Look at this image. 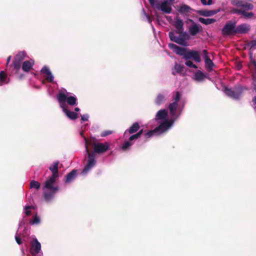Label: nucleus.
Returning <instances> with one entry per match:
<instances>
[{
	"label": "nucleus",
	"instance_id": "f257e3e1",
	"mask_svg": "<svg viewBox=\"0 0 256 256\" xmlns=\"http://www.w3.org/2000/svg\"><path fill=\"white\" fill-rule=\"evenodd\" d=\"M58 164L59 162H55L49 167V170L52 172V174L45 182L44 186V188L48 190L44 193V200L46 202L50 200L59 190L58 186H54L56 178L58 177Z\"/></svg>",
	"mask_w": 256,
	"mask_h": 256
},
{
	"label": "nucleus",
	"instance_id": "f03ea898",
	"mask_svg": "<svg viewBox=\"0 0 256 256\" xmlns=\"http://www.w3.org/2000/svg\"><path fill=\"white\" fill-rule=\"evenodd\" d=\"M148 1L150 5L157 10H160L166 14H168L172 12V5L174 0H163L161 4H156V2H157L156 0H148Z\"/></svg>",
	"mask_w": 256,
	"mask_h": 256
},
{
	"label": "nucleus",
	"instance_id": "7ed1b4c3",
	"mask_svg": "<svg viewBox=\"0 0 256 256\" xmlns=\"http://www.w3.org/2000/svg\"><path fill=\"white\" fill-rule=\"evenodd\" d=\"M57 100L61 108H65L64 105L66 102L71 106L77 104V98L74 96H67L64 91L60 90L57 95Z\"/></svg>",
	"mask_w": 256,
	"mask_h": 256
},
{
	"label": "nucleus",
	"instance_id": "20e7f679",
	"mask_svg": "<svg viewBox=\"0 0 256 256\" xmlns=\"http://www.w3.org/2000/svg\"><path fill=\"white\" fill-rule=\"evenodd\" d=\"M247 90L246 88L238 85L235 86L233 88H225L224 92L227 96L233 99L238 100L240 98L243 91Z\"/></svg>",
	"mask_w": 256,
	"mask_h": 256
},
{
	"label": "nucleus",
	"instance_id": "39448f33",
	"mask_svg": "<svg viewBox=\"0 0 256 256\" xmlns=\"http://www.w3.org/2000/svg\"><path fill=\"white\" fill-rule=\"evenodd\" d=\"M170 126V123L168 120H166L162 122L158 126L156 127L154 130H148L144 133V136L146 138H150L154 134H160L167 130L168 128Z\"/></svg>",
	"mask_w": 256,
	"mask_h": 256
},
{
	"label": "nucleus",
	"instance_id": "423d86ee",
	"mask_svg": "<svg viewBox=\"0 0 256 256\" xmlns=\"http://www.w3.org/2000/svg\"><path fill=\"white\" fill-rule=\"evenodd\" d=\"M236 22L228 21L222 30V34L224 36L236 35Z\"/></svg>",
	"mask_w": 256,
	"mask_h": 256
},
{
	"label": "nucleus",
	"instance_id": "0eeeda50",
	"mask_svg": "<svg viewBox=\"0 0 256 256\" xmlns=\"http://www.w3.org/2000/svg\"><path fill=\"white\" fill-rule=\"evenodd\" d=\"M41 244L36 238H33L30 242V253L32 256H42L40 252Z\"/></svg>",
	"mask_w": 256,
	"mask_h": 256
},
{
	"label": "nucleus",
	"instance_id": "6e6552de",
	"mask_svg": "<svg viewBox=\"0 0 256 256\" xmlns=\"http://www.w3.org/2000/svg\"><path fill=\"white\" fill-rule=\"evenodd\" d=\"M86 153L88 156V164L83 170V172L86 173L94 167L96 163V160H95V154L94 152H90V150L88 148H86Z\"/></svg>",
	"mask_w": 256,
	"mask_h": 256
},
{
	"label": "nucleus",
	"instance_id": "1a4fd4ad",
	"mask_svg": "<svg viewBox=\"0 0 256 256\" xmlns=\"http://www.w3.org/2000/svg\"><path fill=\"white\" fill-rule=\"evenodd\" d=\"M26 56V53L24 51L18 52L14 56L12 65L16 70H18L21 67V62Z\"/></svg>",
	"mask_w": 256,
	"mask_h": 256
},
{
	"label": "nucleus",
	"instance_id": "9d476101",
	"mask_svg": "<svg viewBox=\"0 0 256 256\" xmlns=\"http://www.w3.org/2000/svg\"><path fill=\"white\" fill-rule=\"evenodd\" d=\"M110 145L108 142L100 143L98 142L94 144V151L92 152L95 154H102L110 149Z\"/></svg>",
	"mask_w": 256,
	"mask_h": 256
},
{
	"label": "nucleus",
	"instance_id": "9b49d317",
	"mask_svg": "<svg viewBox=\"0 0 256 256\" xmlns=\"http://www.w3.org/2000/svg\"><path fill=\"white\" fill-rule=\"evenodd\" d=\"M168 48L172 50L176 54L182 56L183 58L186 59V56L187 54L188 49L178 46L174 44H169Z\"/></svg>",
	"mask_w": 256,
	"mask_h": 256
},
{
	"label": "nucleus",
	"instance_id": "f8f14e48",
	"mask_svg": "<svg viewBox=\"0 0 256 256\" xmlns=\"http://www.w3.org/2000/svg\"><path fill=\"white\" fill-rule=\"evenodd\" d=\"M232 4L236 5V6L241 8L242 10H252L254 8L253 5L249 2H245L240 0H234Z\"/></svg>",
	"mask_w": 256,
	"mask_h": 256
},
{
	"label": "nucleus",
	"instance_id": "ddd939ff",
	"mask_svg": "<svg viewBox=\"0 0 256 256\" xmlns=\"http://www.w3.org/2000/svg\"><path fill=\"white\" fill-rule=\"evenodd\" d=\"M189 59H192L197 62H200L201 61L200 52L198 51L194 50H188L186 55V60Z\"/></svg>",
	"mask_w": 256,
	"mask_h": 256
},
{
	"label": "nucleus",
	"instance_id": "4468645a",
	"mask_svg": "<svg viewBox=\"0 0 256 256\" xmlns=\"http://www.w3.org/2000/svg\"><path fill=\"white\" fill-rule=\"evenodd\" d=\"M250 30V25L246 24H242L236 27V34H244L248 32Z\"/></svg>",
	"mask_w": 256,
	"mask_h": 256
},
{
	"label": "nucleus",
	"instance_id": "2eb2a0df",
	"mask_svg": "<svg viewBox=\"0 0 256 256\" xmlns=\"http://www.w3.org/2000/svg\"><path fill=\"white\" fill-rule=\"evenodd\" d=\"M168 36H169L170 40L172 41L175 42L176 44H178L182 45V46H186V42L184 39L182 38L178 37V36H176L174 32H168Z\"/></svg>",
	"mask_w": 256,
	"mask_h": 256
},
{
	"label": "nucleus",
	"instance_id": "dca6fc26",
	"mask_svg": "<svg viewBox=\"0 0 256 256\" xmlns=\"http://www.w3.org/2000/svg\"><path fill=\"white\" fill-rule=\"evenodd\" d=\"M203 53L204 54V59L206 63V67L209 72H211L212 70V67L214 64L208 56L207 51L206 50H204Z\"/></svg>",
	"mask_w": 256,
	"mask_h": 256
},
{
	"label": "nucleus",
	"instance_id": "f3484780",
	"mask_svg": "<svg viewBox=\"0 0 256 256\" xmlns=\"http://www.w3.org/2000/svg\"><path fill=\"white\" fill-rule=\"evenodd\" d=\"M140 128V124L137 122H134L125 131L124 135H126L128 132V134H133L138 132Z\"/></svg>",
	"mask_w": 256,
	"mask_h": 256
},
{
	"label": "nucleus",
	"instance_id": "a211bd4d",
	"mask_svg": "<svg viewBox=\"0 0 256 256\" xmlns=\"http://www.w3.org/2000/svg\"><path fill=\"white\" fill-rule=\"evenodd\" d=\"M219 12V10H200L198 13L202 16H212Z\"/></svg>",
	"mask_w": 256,
	"mask_h": 256
},
{
	"label": "nucleus",
	"instance_id": "6ab92c4d",
	"mask_svg": "<svg viewBox=\"0 0 256 256\" xmlns=\"http://www.w3.org/2000/svg\"><path fill=\"white\" fill-rule=\"evenodd\" d=\"M66 115L70 120H76L78 118V114L74 112L68 110L66 108H62Z\"/></svg>",
	"mask_w": 256,
	"mask_h": 256
},
{
	"label": "nucleus",
	"instance_id": "aec40b11",
	"mask_svg": "<svg viewBox=\"0 0 256 256\" xmlns=\"http://www.w3.org/2000/svg\"><path fill=\"white\" fill-rule=\"evenodd\" d=\"M76 172L77 170H72L70 172L68 173L66 176V183H69L71 182L72 180L75 179L76 176Z\"/></svg>",
	"mask_w": 256,
	"mask_h": 256
},
{
	"label": "nucleus",
	"instance_id": "412c9836",
	"mask_svg": "<svg viewBox=\"0 0 256 256\" xmlns=\"http://www.w3.org/2000/svg\"><path fill=\"white\" fill-rule=\"evenodd\" d=\"M200 31L199 25L194 24L192 25L189 28V32L190 34L192 36H196Z\"/></svg>",
	"mask_w": 256,
	"mask_h": 256
},
{
	"label": "nucleus",
	"instance_id": "4be33fe9",
	"mask_svg": "<svg viewBox=\"0 0 256 256\" xmlns=\"http://www.w3.org/2000/svg\"><path fill=\"white\" fill-rule=\"evenodd\" d=\"M33 64H34L33 62H32L30 61H28V60H26V61L24 62L22 64V70L24 72H28L32 68Z\"/></svg>",
	"mask_w": 256,
	"mask_h": 256
},
{
	"label": "nucleus",
	"instance_id": "5701e85b",
	"mask_svg": "<svg viewBox=\"0 0 256 256\" xmlns=\"http://www.w3.org/2000/svg\"><path fill=\"white\" fill-rule=\"evenodd\" d=\"M198 21L203 24L208 25L215 22H216V20L213 18H199Z\"/></svg>",
	"mask_w": 256,
	"mask_h": 256
},
{
	"label": "nucleus",
	"instance_id": "b1692460",
	"mask_svg": "<svg viewBox=\"0 0 256 256\" xmlns=\"http://www.w3.org/2000/svg\"><path fill=\"white\" fill-rule=\"evenodd\" d=\"M168 112L166 110H161L158 111L156 114V118L158 120H164L166 118Z\"/></svg>",
	"mask_w": 256,
	"mask_h": 256
},
{
	"label": "nucleus",
	"instance_id": "393cba45",
	"mask_svg": "<svg viewBox=\"0 0 256 256\" xmlns=\"http://www.w3.org/2000/svg\"><path fill=\"white\" fill-rule=\"evenodd\" d=\"M194 77L195 80L196 81L200 82L203 80L204 79V78H206V76L204 74V72H202L200 70H198L195 73Z\"/></svg>",
	"mask_w": 256,
	"mask_h": 256
},
{
	"label": "nucleus",
	"instance_id": "a878e982",
	"mask_svg": "<svg viewBox=\"0 0 256 256\" xmlns=\"http://www.w3.org/2000/svg\"><path fill=\"white\" fill-rule=\"evenodd\" d=\"M8 79L7 74L4 71L0 72V86H2L4 83H8L6 81Z\"/></svg>",
	"mask_w": 256,
	"mask_h": 256
},
{
	"label": "nucleus",
	"instance_id": "bb28decb",
	"mask_svg": "<svg viewBox=\"0 0 256 256\" xmlns=\"http://www.w3.org/2000/svg\"><path fill=\"white\" fill-rule=\"evenodd\" d=\"M178 108V103L172 102L169 104L168 108L170 110V114L172 116H174L176 113V110Z\"/></svg>",
	"mask_w": 256,
	"mask_h": 256
},
{
	"label": "nucleus",
	"instance_id": "cd10ccee",
	"mask_svg": "<svg viewBox=\"0 0 256 256\" xmlns=\"http://www.w3.org/2000/svg\"><path fill=\"white\" fill-rule=\"evenodd\" d=\"M85 142H86V149L88 148V146H92L94 148V144H96V143L95 142V139L94 138H91L90 139H87L85 138Z\"/></svg>",
	"mask_w": 256,
	"mask_h": 256
},
{
	"label": "nucleus",
	"instance_id": "c85d7f7f",
	"mask_svg": "<svg viewBox=\"0 0 256 256\" xmlns=\"http://www.w3.org/2000/svg\"><path fill=\"white\" fill-rule=\"evenodd\" d=\"M134 144V142L130 140H127L124 142L121 148L124 151L128 150L130 147Z\"/></svg>",
	"mask_w": 256,
	"mask_h": 256
},
{
	"label": "nucleus",
	"instance_id": "c756f323",
	"mask_svg": "<svg viewBox=\"0 0 256 256\" xmlns=\"http://www.w3.org/2000/svg\"><path fill=\"white\" fill-rule=\"evenodd\" d=\"M191 8L189 6L183 4L180 7L178 12L182 14H185L189 12Z\"/></svg>",
	"mask_w": 256,
	"mask_h": 256
},
{
	"label": "nucleus",
	"instance_id": "7c9ffc66",
	"mask_svg": "<svg viewBox=\"0 0 256 256\" xmlns=\"http://www.w3.org/2000/svg\"><path fill=\"white\" fill-rule=\"evenodd\" d=\"M164 95L160 94H158L156 100H155V102L158 105L161 104L162 102H164Z\"/></svg>",
	"mask_w": 256,
	"mask_h": 256
},
{
	"label": "nucleus",
	"instance_id": "2f4dec72",
	"mask_svg": "<svg viewBox=\"0 0 256 256\" xmlns=\"http://www.w3.org/2000/svg\"><path fill=\"white\" fill-rule=\"evenodd\" d=\"M174 26L176 29H183L184 22L182 20L176 19Z\"/></svg>",
	"mask_w": 256,
	"mask_h": 256
},
{
	"label": "nucleus",
	"instance_id": "473e14b6",
	"mask_svg": "<svg viewBox=\"0 0 256 256\" xmlns=\"http://www.w3.org/2000/svg\"><path fill=\"white\" fill-rule=\"evenodd\" d=\"M244 18H250L254 16V14L252 12H247L245 10H242V14Z\"/></svg>",
	"mask_w": 256,
	"mask_h": 256
},
{
	"label": "nucleus",
	"instance_id": "72a5a7b5",
	"mask_svg": "<svg viewBox=\"0 0 256 256\" xmlns=\"http://www.w3.org/2000/svg\"><path fill=\"white\" fill-rule=\"evenodd\" d=\"M40 183L37 181L34 180H32L30 182V188H34L36 190H38L40 188Z\"/></svg>",
	"mask_w": 256,
	"mask_h": 256
},
{
	"label": "nucleus",
	"instance_id": "f704fd0d",
	"mask_svg": "<svg viewBox=\"0 0 256 256\" xmlns=\"http://www.w3.org/2000/svg\"><path fill=\"white\" fill-rule=\"evenodd\" d=\"M40 222V218L36 215L33 217V220L30 222V224H39Z\"/></svg>",
	"mask_w": 256,
	"mask_h": 256
},
{
	"label": "nucleus",
	"instance_id": "c9c22d12",
	"mask_svg": "<svg viewBox=\"0 0 256 256\" xmlns=\"http://www.w3.org/2000/svg\"><path fill=\"white\" fill-rule=\"evenodd\" d=\"M248 46L250 47V50H254L256 49V40H254L248 44Z\"/></svg>",
	"mask_w": 256,
	"mask_h": 256
},
{
	"label": "nucleus",
	"instance_id": "e433bc0d",
	"mask_svg": "<svg viewBox=\"0 0 256 256\" xmlns=\"http://www.w3.org/2000/svg\"><path fill=\"white\" fill-rule=\"evenodd\" d=\"M180 98V92H176L174 95L172 96V100H174V102L178 103Z\"/></svg>",
	"mask_w": 256,
	"mask_h": 256
},
{
	"label": "nucleus",
	"instance_id": "4c0bfd02",
	"mask_svg": "<svg viewBox=\"0 0 256 256\" xmlns=\"http://www.w3.org/2000/svg\"><path fill=\"white\" fill-rule=\"evenodd\" d=\"M184 66L180 64H176L174 65V70L178 73L182 72L184 70Z\"/></svg>",
	"mask_w": 256,
	"mask_h": 256
},
{
	"label": "nucleus",
	"instance_id": "58836bf2",
	"mask_svg": "<svg viewBox=\"0 0 256 256\" xmlns=\"http://www.w3.org/2000/svg\"><path fill=\"white\" fill-rule=\"evenodd\" d=\"M185 64L186 66L190 68H197L198 66L194 64L192 61L190 60H187Z\"/></svg>",
	"mask_w": 256,
	"mask_h": 256
},
{
	"label": "nucleus",
	"instance_id": "ea45409f",
	"mask_svg": "<svg viewBox=\"0 0 256 256\" xmlns=\"http://www.w3.org/2000/svg\"><path fill=\"white\" fill-rule=\"evenodd\" d=\"M41 72L46 75H48V74H50V71L48 67L44 66L41 70Z\"/></svg>",
	"mask_w": 256,
	"mask_h": 256
},
{
	"label": "nucleus",
	"instance_id": "a19ab883",
	"mask_svg": "<svg viewBox=\"0 0 256 256\" xmlns=\"http://www.w3.org/2000/svg\"><path fill=\"white\" fill-rule=\"evenodd\" d=\"M46 80L50 82H53L54 80V76L51 72H50V74H48L46 75Z\"/></svg>",
	"mask_w": 256,
	"mask_h": 256
},
{
	"label": "nucleus",
	"instance_id": "79ce46f5",
	"mask_svg": "<svg viewBox=\"0 0 256 256\" xmlns=\"http://www.w3.org/2000/svg\"><path fill=\"white\" fill-rule=\"evenodd\" d=\"M242 11V10L241 9L233 8L231 10L230 12L233 14H241Z\"/></svg>",
	"mask_w": 256,
	"mask_h": 256
},
{
	"label": "nucleus",
	"instance_id": "37998d69",
	"mask_svg": "<svg viewBox=\"0 0 256 256\" xmlns=\"http://www.w3.org/2000/svg\"><path fill=\"white\" fill-rule=\"evenodd\" d=\"M112 133V130H105V131H104V132H102L100 136L102 137H104V136H108L110 134H111Z\"/></svg>",
	"mask_w": 256,
	"mask_h": 256
},
{
	"label": "nucleus",
	"instance_id": "c03bdc74",
	"mask_svg": "<svg viewBox=\"0 0 256 256\" xmlns=\"http://www.w3.org/2000/svg\"><path fill=\"white\" fill-rule=\"evenodd\" d=\"M33 208L32 206H26L24 209L26 210L25 214L26 216H30L31 214V211L29 210Z\"/></svg>",
	"mask_w": 256,
	"mask_h": 256
},
{
	"label": "nucleus",
	"instance_id": "a18cd8bd",
	"mask_svg": "<svg viewBox=\"0 0 256 256\" xmlns=\"http://www.w3.org/2000/svg\"><path fill=\"white\" fill-rule=\"evenodd\" d=\"M140 136H138V134H134L132 135L130 138H128V140L133 142L134 140H137L138 138Z\"/></svg>",
	"mask_w": 256,
	"mask_h": 256
},
{
	"label": "nucleus",
	"instance_id": "49530a36",
	"mask_svg": "<svg viewBox=\"0 0 256 256\" xmlns=\"http://www.w3.org/2000/svg\"><path fill=\"white\" fill-rule=\"evenodd\" d=\"M88 114H84L81 116V120L83 122H86L88 120Z\"/></svg>",
	"mask_w": 256,
	"mask_h": 256
},
{
	"label": "nucleus",
	"instance_id": "de8ad7c7",
	"mask_svg": "<svg viewBox=\"0 0 256 256\" xmlns=\"http://www.w3.org/2000/svg\"><path fill=\"white\" fill-rule=\"evenodd\" d=\"M15 239H16V242L18 244H22V240H21V238L18 236H16Z\"/></svg>",
	"mask_w": 256,
	"mask_h": 256
},
{
	"label": "nucleus",
	"instance_id": "09e8293b",
	"mask_svg": "<svg viewBox=\"0 0 256 256\" xmlns=\"http://www.w3.org/2000/svg\"><path fill=\"white\" fill-rule=\"evenodd\" d=\"M178 30L176 31V32L180 35H184L185 32H184V28L183 29H177Z\"/></svg>",
	"mask_w": 256,
	"mask_h": 256
},
{
	"label": "nucleus",
	"instance_id": "8fccbe9b",
	"mask_svg": "<svg viewBox=\"0 0 256 256\" xmlns=\"http://www.w3.org/2000/svg\"><path fill=\"white\" fill-rule=\"evenodd\" d=\"M144 133V130L143 129L140 130H139L136 134H138V136H140Z\"/></svg>",
	"mask_w": 256,
	"mask_h": 256
},
{
	"label": "nucleus",
	"instance_id": "3c124183",
	"mask_svg": "<svg viewBox=\"0 0 256 256\" xmlns=\"http://www.w3.org/2000/svg\"><path fill=\"white\" fill-rule=\"evenodd\" d=\"M201 2L203 5H208L206 0H201Z\"/></svg>",
	"mask_w": 256,
	"mask_h": 256
},
{
	"label": "nucleus",
	"instance_id": "603ef678",
	"mask_svg": "<svg viewBox=\"0 0 256 256\" xmlns=\"http://www.w3.org/2000/svg\"><path fill=\"white\" fill-rule=\"evenodd\" d=\"M11 59V56H9L6 60V66L8 65V64L10 63Z\"/></svg>",
	"mask_w": 256,
	"mask_h": 256
},
{
	"label": "nucleus",
	"instance_id": "864d4df0",
	"mask_svg": "<svg viewBox=\"0 0 256 256\" xmlns=\"http://www.w3.org/2000/svg\"><path fill=\"white\" fill-rule=\"evenodd\" d=\"M252 101L254 102V104L256 106V96L253 98Z\"/></svg>",
	"mask_w": 256,
	"mask_h": 256
},
{
	"label": "nucleus",
	"instance_id": "5fc2aeb1",
	"mask_svg": "<svg viewBox=\"0 0 256 256\" xmlns=\"http://www.w3.org/2000/svg\"><path fill=\"white\" fill-rule=\"evenodd\" d=\"M254 88L256 92V81H254Z\"/></svg>",
	"mask_w": 256,
	"mask_h": 256
},
{
	"label": "nucleus",
	"instance_id": "6e6d98bb",
	"mask_svg": "<svg viewBox=\"0 0 256 256\" xmlns=\"http://www.w3.org/2000/svg\"><path fill=\"white\" fill-rule=\"evenodd\" d=\"M212 0H208V5H211L212 4Z\"/></svg>",
	"mask_w": 256,
	"mask_h": 256
},
{
	"label": "nucleus",
	"instance_id": "4d7b16f0",
	"mask_svg": "<svg viewBox=\"0 0 256 256\" xmlns=\"http://www.w3.org/2000/svg\"><path fill=\"white\" fill-rule=\"evenodd\" d=\"M252 64H254L255 68H256V61L254 60L252 62Z\"/></svg>",
	"mask_w": 256,
	"mask_h": 256
},
{
	"label": "nucleus",
	"instance_id": "13d9d810",
	"mask_svg": "<svg viewBox=\"0 0 256 256\" xmlns=\"http://www.w3.org/2000/svg\"><path fill=\"white\" fill-rule=\"evenodd\" d=\"M80 109L78 108H74V110H75L76 112H79V111H80Z\"/></svg>",
	"mask_w": 256,
	"mask_h": 256
}]
</instances>
